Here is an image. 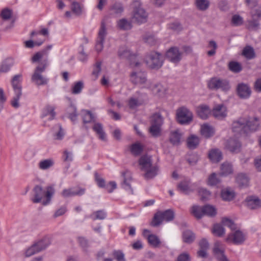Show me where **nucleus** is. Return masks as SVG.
<instances>
[{"label": "nucleus", "mask_w": 261, "mask_h": 261, "mask_svg": "<svg viewBox=\"0 0 261 261\" xmlns=\"http://www.w3.org/2000/svg\"><path fill=\"white\" fill-rule=\"evenodd\" d=\"M259 121L257 117H249L247 119L241 118L233 122L232 131L240 134H248L256 131L259 127Z\"/></svg>", "instance_id": "obj_1"}, {"label": "nucleus", "mask_w": 261, "mask_h": 261, "mask_svg": "<svg viewBox=\"0 0 261 261\" xmlns=\"http://www.w3.org/2000/svg\"><path fill=\"white\" fill-rule=\"evenodd\" d=\"M34 197L31 200L35 203L41 202L43 196L46 197V200L43 201L42 203L45 205L48 204L51 198L55 193V190L52 187H47L46 191L44 190L40 186H36L33 189Z\"/></svg>", "instance_id": "obj_2"}, {"label": "nucleus", "mask_w": 261, "mask_h": 261, "mask_svg": "<svg viewBox=\"0 0 261 261\" xmlns=\"http://www.w3.org/2000/svg\"><path fill=\"white\" fill-rule=\"evenodd\" d=\"M48 64V59H44L35 69L31 77V81L37 86H44L48 83V80L42 75V73L45 70Z\"/></svg>", "instance_id": "obj_3"}, {"label": "nucleus", "mask_w": 261, "mask_h": 261, "mask_svg": "<svg viewBox=\"0 0 261 261\" xmlns=\"http://www.w3.org/2000/svg\"><path fill=\"white\" fill-rule=\"evenodd\" d=\"M133 11L132 14V21L141 24L146 22L147 14L142 8L140 2L135 1L133 4Z\"/></svg>", "instance_id": "obj_4"}, {"label": "nucleus", "mask_w": 261, "mask_h": 261, "mask_svg": "<svg viewBox=\"0 0 261 261\" xmlns=\"http://www.w3.org/2000/svg\"><path fill=\"white\" fill-rule=\"evenodd\" d=\"M207 87L213 90H221L223 91H227L230 89L227 80L217 77L211 79L207 83Z\"/></svg>", "instance_id": "obj_5"}, {"label": "nucleus", "mask_w": 261, "mask_h": 261, "mask_svg": "<svg viewBox=\"0 0 261 261\" xmlns=\"http://www.w3.org/2000/svg\"><path fill=\"white\" fill-rule=\"evenodd\" d=\"M145 61L147 66L152 69L160 68L163 63L162 55L155 51L149 53L146 56Z\"/></svg>", "instance_id": "obj_6"}, {"label": "nucleus", "mask_w": 261, "mask_h": 261, "mask_svg": "<svg viewBox=\"0 0 261 261\" xmlns=\"http://www.w3.org/2000/svg\"><path fill=\"white\" fill-rule=\"evenodd\" d=\"M118 56L122 59H127L130 61V63L133 67H139L140 63L137 58V56L133 54L126 46H121L119 48Z\"/></svg>", "instance_id": "obj_7"}, {"label": "nucleus", "mask_w": 261, "mask_h": 261, "mask_svg": "<svg viewBox=\"0 0 261 261\" xmlns=\"http://www.w3.org/2000/svg\"><path fill=\"white\" fill-rule=\"evenodd\" d=\"M176 117L177 121L181 124H189L193 119L192 113L185 107L177 109Z\"/></svg>", "instance_id": "obj_8"}, {"label": "nucleus", "mask_w": 261, "mask_h": 261, "mask_svg": "<svg viewBox=\"0 0 261 261\" xmlns=\"http://www.w3.org/2000/svg\"><path fill=\"white\" fill-rule=\"evenodd\" d=\"M130 82L135 85H143V87L149 84L150 82L147 81L146 73L141 70L133 71L130 75Z\"/></svg>", "instance_id": "obj_9"}, {"label": "nucleus", "mask_w": 261, "mask_h": 261, "mask_svg": "<svg viewBox=\"0 0 261 261\" xmlns=\"http://www.w3.org/2000/svg\"><path fill=\"white\" fill-rule=\"evenodd\" d=\"M163 123V118L159 113L154 114L152 117L151 126L149 128L150 133L153 136L159 135L161 126Z\"/></svg>", "instance_id": "obj_10"}, {"label": "nucleus", "mask_w": 261, "mask_h": 261, "mask_svg": "<svg viewBox=\"0 0 261 261\" xmlns=\"http://www.w3.org/2000/svg\"><path fill=\"white\" fill-rule=\"evenodd\" d=\"M107 35V28L105 23L102 21L99 28L95 44L97 51H101L103 47V43Z\"/></svg>", "instance_id": "obj_11"}, {"label": "nucleus", "mask_w": 261, "mask_h": 261, "mask_svg": "<svg viewBox=\"0 0 261 261\" xmlns=\"http://www.w3.org/2000/svg\"><path fill=\"white\" fill-rule=\"evenodd\" d=\"M147 100L146 94L136 92L128 101V105L130 109H135L144 104Z\"/></svg>", "instance_id": "obj_12"}, {"label": "nucleus", "mask_w": 261, "mask_h": 261, "mask_svg": "<svg viewBox=\"0 0 261 261\" xmlns=\"http://www.w3.org/2000/svg\"><path fill=\"white\" fill-rule=\"evenodd\" d=\"M247 234L238 230L230 233L226 238V241L232 242L236 245L242 244L246 240Z\"/></svg>", "instance_id": "obj_13"}, {"label": "nucleus", "mask_w": 261, "mask_h": 261, "mask_svg": "<svg viewBox=\"0 0 261 261\" xmlns=\"http://www.w3.org/2000/svg\"><path fill=\"white\" fill-rule=\"evenodd\" d=\"M166 57L170 62L177 63L182 59V53L177 47H172L167 51Z\"/></svg>", "instance_id": "obj_14"}, {"label": "nucleus", "mask_w": 261, "mask_h": 261, "mask_svg": "<svg viewBox=\"0 0 261 261\" xmlns=\"http://www.w3.org/2000/svg\"><path fill=\"white\" fill-rule=\"evenodd\" d=\"M85 193V188L76 187L64 189L61 192V195L64 198H68L75 196H82Z\"/></svg>", "instance_id": "obj_15"}, {"label": "nucleus", "mask_w": 261, "mask_h": 261, "mask_svg": "<svg viewBox=\"0 0 261 261\" xmlns=\"http://www.w3.org/2000/svg\"><path fill=\"white\" fill-rule=\"evenodd\" d=\"M121 175L123 177V181L122 183V188L129 193L133 194V190L130 185L132 180L131 173L128 170H125L121 172Z\"/></svg>", "instance_id": "obj_16"}, {"label": "nucleus", "mask_w": 261, "mask_h": 261, "mask_svg": "<svg viewBox=\"0 0 261 261\" xmlns=\"http://www.w3.org/2000/svg\"><path fill=\"white\" fill-rule=\"evenodd\" d=\"M212 114L215 118L222 119L227 116L226 107L222 104L216 105L212 111Z\"/></svg>", "instance_id": "obj_17"}, {"label": "nucleus", "mask_w": 261, "mask_h": 261, "mask_svg": "<svg viewBox=\"0 0 261 261\" xmlns=\"http://www.w3.org/2000/svg\"><path fill=\"white\" fill-rule=\"evenodd\" d=\"M258 0H245L248 7L251 9V14L253 17H261V9L257 8Z\"/></svg>", "instance_id": "obj_18"}, {"label": "nucleus", "mask_w": 261, "mask_h": 261, "mask_svg": "<svg viewBox=\"0 0 261 261\" xmlns=\"http://www.w3.org/2000/svg\"><path fill=\"white\" fill-rule=\"evenodd\" d=\"M237 93L240 98L246 99L250 97L251 90L248 85L241 83L238 86Z\"/></svg>", "instance_id": "obj_19"}, {"label": "nucleus", "mask_w": 261, "mask_h": 261, "mask_svg": "<svg viewBox=\"0 0 261 261\" xmlns=\"http://www.w3.org/2000/svg\"><path fill=\"white\" fill-rule=\"evenodd\" d=\"M147 167L146 169L144 170L143 176L145 179H149L153 178L157 175L159 172V167L156 164H152L151 166Z\"/></svg>", "instance_id": "obj_20"}, {"label": "nucleus", "mask_w": 261, "mask_h": 261, "mask_svg": "<svg viewBox=\"0 0 261 261\" xmlns=\"http://www.w3.org/2000/svg\"><path fill=\"white\" fill-rule=\"evenodd\" d=\"M225 147L232 152H237L240 150L241 145L238 139L230 138L225 143Z\"/></svg>", "instance_id": "obj_21"}, {"label": "nucleus", "mask_w": 261, "mask_h": 261, "mask_svg": "<svg viewBox=\"0 0 261 261\" xmlns=\"http://www.w3.org/2000/svg\"><path fill=\"white\" fill-rule=\"evenodd\" d=\"M153 164L152 160L150 156L148 155H142L138 160V165L141 171L147 169V167Z\"/></svg>", "instance_id": "obj_22"}, {"label": "nucleus", "mask_w": 261, "mask_h": 261, "mask_svg": "<svg viewBox=\"0 0 261 261\" xmlns=\"http://www.w3.org/2000/svg\"><path fill=\"white\" fill-rule=\"evenodd\" d=\"M56 115L55 108L52 106L47 105L43 109L41 117H47L48 120H52L55 119Z\"/></svg>", "instance_id": "obj_23"}, {"label": "nucleus", "mask_w": 261, "mask_h": 261, "mask_svg": "<svg viewBox=\"0 0 261 261\" xmlns=\"http://www.w3.org/2000/svg\"><path fill=\"white\" fill-rule=\"evenodd\" d=\"M246 203L250 209H256L261 206V201L255 196H249L246 199Z\"/></svg>", "instance_id": "obj_24"}, {"label": "nucleus", "mask_w": 261, "mask_h": 261, "mask_svg": "<svg viewBox=\"0 0 261 261\" xmlns=\"http://www.w3.org/2000/svg\"><path fill=\"white\" fill-rule=\"evenodd\" d=\"M146 88L150 89L152 92L159 96H163L165 92V88L160 84L152 85L150 83L147 86H145Z\"/></svg>", "instance_id": "obj_25"}, {"label": "nucleus", "mask_w": 261, "mask_h": 261, "mask_svg": "<svg viewBox=\"0 0 261 261\" xmlns=\"http://www.w3.org/2000/svg\"><path fill=\"white\" fill-rule=\"evenodd\" d=\"M225 246L221 242L217 241L215 243L213 248V252L217 258L225 255Z\"/></svg>", "instance_id": "obj_26"}, {"label": "nucleus", "mask_w": 261, "mask_h": 261, "mask_svg": "<svg viewBox=\"0 0 261 261\" xmlns=\"http://www.w3.org/2000/svg\"><path fill=\"white\" fill-rule=\"evenodd\" d=\"M236 181L240 187H246L249 185V178L248 176L243 173H239L236 176Z\"/></svg>", "instance_id": "obj_27"}, {"label": "nucleus", "mask_w": 261, "mask_h": 261, "mask_svg": "<svg viewBox=\"0 0 261 261\" xmlns=\"http://www.w3.org/2000/svg\"><path fill=\"white\" fill-rule=\"evenodd\" d=\"M21 75L20 74L15 75L12 80V85L14 93H20L21 92V86L20 85Z\"/></svg>", "instance_id": "obj_28"}, {"label": "nucleus", "mask_w": 261, "mask_h": 261, "mask_svg": "<svg viewBox=\"0 0 261 261\" xmlns=\"http://www.w3.org/2000/svg\"><path fill=\"white\" fill-rule=\"evenodd\" d=\"M211 110L206 105H201L197 109L198 116L203 119H206L211 114Z\"/></svg>", "instance_id": "obj_29"}, {"label": "nucleus", "mask_w": 261, "mask_h": 261, "mask_svg": "<svg viewBox=\"0 0 261 261\" xmlns=\"http://www.w3.org/2000/svg\"><path fill=\"white\" fill-rule=\"evenodd\" d=\"M50 238L49 237L46 236L35 243L36 247L39 249V251H41L45 249L50 244Z\"/></svg>", "instance_id": "obj_30"}, {"label": "nucleus", "mask_w": 261, "mask_h": 261, "mask_svg": "<svg viewBox=\"0 0 261 261\" xmlns=\"http://www.w3.org/2000/svg\"><path fill=\"white\" fill-rule=\"evenodd\" d=\"M14 64V60L12 58H8L4 60L0 66V72H7Z\"/></svg>", "instance_id": "obj_31"}, {"label": "nucleus", "mask_w": 261, "mask_h": 261, "mask_svg": "<svg viewBox=\"0 0 261 261\" xmlns=\"http://www.w3.org/2000/svg\"><path fill=\"white\" fill-rule=\"evenodd\" d=\"M214 132V128L207 124H204L201 126V134L205 138H208L213 136Z\"/></svg>", "instance_id": "obj_32"}, {"label": "nucleus", "mask_w": 261, "mask_h": 261, "mask_svg": "<svg viewBox=\"0 0 261 261\" xmlns=\"http://www.w3.org/2000/svg\"><path fill=\"white\" fill-rule=\"evenodd\" d=\"M118 28L121 30H128L132 28V22L127 19L122 18L117 21Z\"/></svg>", "instance_id": "obj_33"}, {"label": "nucleus", "mask_w": 261, "mask_h": 261, "mask_svg": "<svg viewBox=\"0 0 261 261\" xmlns=\"http://www.w3.org/2000/svg\"><path fill=\"white\" fill-rule=\"evenodd\" d=\"M93 130L96 132L99 138L103 141L106 140V135L103 131L101 124L99 123H96L93 126Z\"/></svg>", "instance_id": "obj_34"}, {"label": "nucleus", "mask_w": 261, "mask_h": 261, "mask_svg": "<svg viewBox=\"0 0 261 261\" xmlns=\"http://www.w3.org/2000/svg\"><path fill=\"white\" fill-rule=\"evenodd\" d=\"M222 153L218 149L211 150L209 153V158L213 162H218L222 159Z\"/></svg>", "instance_id": "obj_35"}, {"label": "nucleus", "mask_w": 261, "mask_h": 261, "mask_svg": "<svg viewBox=\"0 0 261 261\" xmlns=\"http://www.w3.org/2000/svg\"><path fill=\"white\" fill-rule=\"evenodd\" d=\"M82 116L84 123L95 122V116L91 113V112L87 110H82Z\"/></svg>", "instance_id": "obj_36"}, {"label": "nucleus", "mask_w": 261, "mask_h": 261, "mask_svg": "<svg viewBox=\"0 0 261 261\" xmlns=\"http://www.w3.org/2000/svg\"><path fill=\"white\" fill-rule=\"evenodd\" d=\"M233 169L232 165L228 162H225L221 166L220 173L223 176H227L232 173Z\"/></svg>", "instance_id": "obj_37"}, {"label": "nucleus", "mask_w": 261, "mask_h": 261, "mask_svg": "<svg viewBox=\"0 0 261 261\" xmlns=\"http://www.w3.org/2000/svg\"><path fill=\"white\" fill-rule=\"evenodd\" d=\"M221 195L222 198L225 201H230L234 197L233 191L229 188L223 189Z\"/></svg>", "instance_id": "obj_38"}, {"label": "nucleus", "mask_w": 261, "mask_h": 261, "mask_svg": "<svg viewBox=\"0 0 261 261\" xmlns=\"http://www.w3.org/2000/svg\"><path fill=\"white\" fill-rule=\"evenodd\" d=\"M203 211L204 216H207L208 217H213L216 215L217 210L213 205L207 204L203 206Z\"/></svg>", "instance_id": "obj_39"}, {"label": "nucleus", "mask_w": 261, "mask_h": 261, "mask_svg": "<svg viewBox=\"0 0 261 261\" xmlns=\"http://www.w3.org/2000/svg\"><path fill=\"white\" fill-rule=\"evenodd\" d=\"M149 244L153 247H158L161 244L159 238L153 234H149L147 237Z\"/></svg>", "instance_id": "obj_40"}, {"label": "nucleus", "mask_w": 261, "mask_h": 261, "mask_svg": "<svg viewBox=\"0 0 261 261\" xmlns=\"http://www.w3.org/2000/svg\"><path fill=\"white\" fill-rule=\"evenodd\" d=\"M181 136V133L178 130L172 131L170 134V140L173 145L179 144Z\"/></svg>", "instance_id": "obj_41"}, {"label": "nucleus", "mask_w": 261, "mask_h": 261, "mask_svg": "<svg viewBox=\"0 0 261 261\" xmlns=\"http://www.w3.org/2000/svg\"><path fill=\"white\" fill-rule=\"evenodd\" d=\"M191 212L197 219H200L204 216L203 206L193 205L192 207Z\"/></svg>", "instance_id": "obj_42"}, {"label": "nucleus", "mask_w": 261, "mask_h": 261, "mask_svg": "<svg viewBox=\"0 0 261 261\" xmlns=\"http://www.w3.org/2000/svg\"><path fill=\"white\" fill-rule=\"evenodd\" d=\"M242 55L249 60L252 59L255 57L254 49L250 46H247L243 49Z\"/></svg>", "instance_id": "obj_43"}, {"label": "nucleus", "mask_w": 261, "mask_h": 261, "mask_svg": "<svg viewBox=\"0 0 261 261\" xmlns=\"http://www.w3.org/2000/svg\"><path fill=\"white\" fill-rule=\"evenodd\" d=\"M143 149V146L142 145L137 142L132 145L130 147V151L132 154L135 155H138L142 152Z\"/></svg>", "instance_id": "obj_44"}, {"label": "nucleus", "mask_w": 261, "mask_h": 261, "mask_svg": "<svg viewBox=\"0 0 261 261\" xmlns=\"http://www.w3.org/2000/svg\"><path fill=\"white\" fill-rule=\"evenodd\" d=\"M199 142L198 137L192 135L187 140V145L189 148L191 149L195 148Z\"/></svg>", "instance_id": "obj_45"}, {"label": "nucleus", "mask_w": 261, "mask_h": 261, "mask_svg": "<svg viewBox=\"0 0 261 261\" xmlns=\"http://www.w3.org/2000/svg\"><path fill=\"white\" fill-rule=\"evenodd\" d=\"M212 232L215 236L221 237L224 234L225 229L221 225L219 224H216L213 226V228L212 230Z\"/></svg>", "instance_id": "obj_46"}, {"label": "nucleus", "mask_w": 261, "mask_h": 261, "mask_svg": "<svg viewBox=\"0 0 261 261\" xmlns=\"http://www.w3.org/2000/svg\"><path fill=\"white\" fill-rule=\"evenodd\" d=\"M182 238L185 242L187 243H191L194 240L195 236L191 231L187 230L184 231L182 233Z\"/></svg>", "instance_id": "obj_47"}, {"label": "nucleus", "mask_w": 261, "mask_h": 261, "mask_svg": "<svg viewBox=\"0 0 261 261\" xmlns=\"http://www.w3.org/2000/svg\"><path fill=\"white\" fill-rule=\"evenodd\" d=\"M54 165V162L52 160L46 159L41 161L39 163V168L41 170H47Z\"/></svg>", "instance_id": "obj_48"}, {"label": "nucleus", "mask_w": 261, "mask_h": 261, "mask_svg": "<svg viewBox=\"0 0 261 261\" xmlns=\"http://www.w3.org/2000/svg\"><path fill=\"white\" fill-rule=\"evenodd\" d=\"M101 62H97L94 66L93 70L92 72V76L93 80L97 79L99 74L101 70Z\"/></svg>", "instance_id": "obj_49"}, {"label": "nucleus", "mask_w": 261, "mask_h": 261, "mask_svg": "<svg viewBox=\"0 0 261 261\" xmlns=\"http://www.w3.org/2000/svg\"><path fill=\"white\" fill-rule=\"evenodd\" d=\"M107 213L103 210L97 211L94 212L91 215V218L93 220H103L106 218Z\"/></svg>", "instance_id": "obj_50"}, {"label": "nucleus", "mask_w": 261, "mask_h": 261, "mask_svg": "<svg viewBox=\"0 0 261 261\" xmlns=\"http://www.w3.org/2000/svg\"><path fill=\"white\" fill-rule=\"evenodd\" d=\"M57 132L55 133L54 138L56 140H62L64 136V132L62 129L61 125L58 124L55 126L54 128Z\"/></svg>", "instance_id": "obj_51"}, {"label": "nucleus", "mask_w": 261, "mask_h": 261, "mask_svg": "<svg viewBox=\"0 0 261 261\" xmlns=\"http://www.w3.org/2000/svg\"><path fill=\"white\" fill-rule=\"evenodd\" d=\"M197 8L202 11L208 9L210 6V2L208 0H196Z\"/></svg>", "instance_id": "obj_52"}, {"label": "nucleus", "mask_w": 261, "mask_h": 261, "mask_svg": "<svg viewBox=\"0 0 261 261\" xmlns=\"http://www.w3.org/2000/svg\"><path fill=\"white\" fill-rule=\"evenodd\" d=\"M207 182L208 185L215 186L220 182V180L218 175L215 173H213L209 176Z\"/></svg>", "instance_id": "obj_53"}, {"label": "nucleus", "mask_w": 261, "mask_h": 261, "mask_svg": "<svg viewBox=\"0 0 261 261\" xmlns=\"http://www.w3.org/2000/svg\"><path fill=\"white\" fill-rule=\"evenodd\" d=\"M84 88L83 83L81 81H79L73 84L71 89V92L73 94H80Z\"/></svg>", "instance_id": "obj_54"}, {"label": "nucleus", "mask_w": 261, "mask_h": 261, "mask_svg": "<svg viewBox=\"0 0 261 261\" xmlns=\"http://www.w3.org/2000/svg\"><path fill=\"white\" fill-rule=\"evenodd\" d=\"M164 221L169 222L172 221L174 217V212L171 210H167L163 212H161Z\"/></svg>", "instance_id": "obj_55"}, {"label": "nucleus", "mask_w": 261, "mask_h": 261, "mask_svg": "<svg viewBox=\"0 0 261 261\" xmlns=\"http://www.w3.org/2000/svg\"><path fill=\"white\" fill-rule=\"evenodd\" d=\"M45 41L44 39H39L37 41H33L32 40H30L25 41V46L27 48H33L35 45L40 46Z\"/></svg>", "instance_id": "obj_56"}, {"label": "nucleus", "mask_w": 261, "mask_h": 261, "mask_svg": "<svg viewBox=\"0 0 261 261\" xmlns=\"http://www.w3.org/2000/svg\"><path fill=\"white\" fill-rule=\"evenodd\" d=\"M164 221L161 212H158L155 214L151 225L153 226H158Z\"/></svg>", "instance_id": "obj_57"}, {"label": "nucleus", "mask_w": 261, "mask_h": 261, "mask_svg": "<svg viewBox=\"0 0 261 261\" xmlns=\"http://www.w3.org/2000/svg\"><path fill=\"white\" fill-rule=\"evenodd\" d=\"M44 57H46V50H41L38 51L34 54V55L31 58V61L32 63H36L39 62Z\"/></svg>", "instance_id": "obj_58"}, {"label": "nucleus", "mask_w": 261, "mask_h": 261, "mask_svg": "<svg viewBox=\"0 0 261 261\" xmlns=\"http://www.w3.org/2000/svg\"><path fill=\"white\" fill-rule=\"evenodd\" d=\"M41 35L45 37H48L49 35L48 30L46 28H43L39 32L33 31L31 33V38L35 39V37L37 38Z\"/></svg>", "instance_id": "obj_59"}, {"label": "nucleus", "mask_w": 261, "mask_h": 261, "mask_svg": "<svg viewBox=\"0 0 261 261\" xmlns=\"http://www.w3.org/2000/svg\"><path fill=\"white\" fill-rule=\"evenodd\" d=\"M71 8L72 12L77 15H80L82 13L83 6L79 3L72 2Z\"/></svg>", "instance_id": "obj_60"}, {"label": "nucleus", "mask_w": 261, "mask_h": 261, "mask_svg": "<svg viewBox=\"0 0 261 261\" xmlns=\"http://www.w3.org/2000/svg\"><path fill=\"white\" fill-rule=\"evenodd\" d=\"M22 95V92L20 93H14V96L11 100V104L12 106L14 108H18L20 106L19 100Z\"/></svg>", "instance_id": "obj_61"}, {"label": "nucleus", "mask_w": 261, "mask_h": 261, "mask_svg": "<svg viewBox=\"0 0 261 261\" xmlns=\"http://www.w3.org/2000/svg\"><path fill=\"white\" fill-rule=\"evenodd\" d=\"M207 47L211 49L207 51V55L213 56L216 54V50L217 48V44L214 41L211 40L209 41Z\"/></svg>", "instance_id": "obj_62"}, {"label": "nucleus", "mask_w": 261, "mask_h": 261, "mask_svg": "<svg viewBox=\"0 0 261 261\" xmlns=\"http://www.w3.org/2000/svg\"><path fill=\"white\" fill-rule=\"evenodd\" d=\"M229 69L234 72H239L241 71L242 67L240 63L237 62H230L229 63Z\"/></svg>", "instance_id": "obj_63"}, {"label": "nucleus", "mask_w": 261, "mask_h": 261, "mask_svg": "<svg viewBox=\"0 0 261 261\" xmlns=\"http://www.w3.org/2000/svg\"><path fill=\"white\" fill-rule=\"evenodd\" d=\"M113 255L117 261H125L124 254L121 250H114Z\"/></svg>", "instance_id": "obj_64"}]
</instances>
